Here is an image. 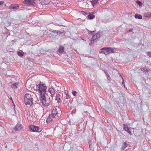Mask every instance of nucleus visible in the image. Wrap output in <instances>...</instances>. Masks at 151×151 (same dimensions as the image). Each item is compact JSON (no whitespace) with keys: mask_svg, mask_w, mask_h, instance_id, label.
<instances>
[{"mask_svg":"<svg viewBox=\"0 0 151 151\" xmlns=\"http://www.w3.org/2000/svg\"><path fill=\"white\" fill-rule=\"evenodd\" d=\"M106 48V47H103L101 48L99 52L100 53H103L105 55H107V54H106V49H105Z\"/></svg>","mask_w":151,"mask_h":151,"instance_id":"4468645a","label":"nucleus"},{"mask_svg":"<svg viewBox=\"0 0 151 151\" xmlns=\"http://www.w3.org/2000/svg\"><path fill=\"white\" fill-rule=\"evenodd\" d=\"M4 1H0V5H2L4 4Z\"/></svg>","mask_w":151,"mask_h":151,"instance_id":"4c0bfd02","label":"nucleus"},{"mask_svg":"<svg viewBox=\"0 0 151 151\" xmlns=\"http://www.w3.org/2000/svg\"><path fill=\"white\" fill-rule=\"evenodd\" d=\"M147 55L151 58V52H147Z\"/></svg>","mask_w":151,"mask_h":151,"instance_id":"c756f323","label":"nucleus"},{"mask_svg":"<svg viewBox=\"0 0 151 151\" xmlns=\"http://www.w3.org/2000/svg\"><path fill=\"white\" fill-rule=\"evenodd\" d=\"M47 91L48 92V93H47V95H48V94L49 93H50V96L52 98L55 93V89L52 88H50L48 89V91Z\"/></svg>","mask_w":151,"mask_h":151,"instance_id":"0eeeda50","label":"nucleus"},{"mask_svg":"<svg viewBox=\"0 0 151 151\" xmlns=\"http://www.w3.org/2000/svg\"><path fill=\"white\" fill-rule=\"evenodd\" d=\"M17 54H18V55L22 57L23 56V54L22 53V52H17Z\"/></svg>","mask_w":151,"mask_h":151,"instance_id":"b1692460","label":"nucleus"},{"mask_svg":"<svg viewBox=\"0 0 151 151\" xmlns=\"http://www.w3.org/2000/svg\"><path fill=\"white\" fill-rule=\"evenodd\" d=\"M62 98V96L60 94H56L55 100L57 101V102L58 103H60L61 101V99Z\"/></svg>","mask_w":151,"mask_h":151,"instance_id":"9b49d317","label":"nucleus"},{"mask_svg":"<svg viewBox=\"0 0 151 151\" xmlns=\"http://www.w3.org/2000/svg\"><path fill=\"white\" fill-rule=\"evenodd\" d=\"M34 0H25L24 1V3L27 4L34 5L35 4V3L34 2Z\"/></svg>","mask_w":151,"mask_h":151,"instance_id":"1a4fd4ad","label":"nucleus"},{"mask_svg":"<svg viewBox=\"0 0 151 151\" xmlns=\"http://www.w3.org/2000/svg\"><path fill=\"white\" fill-rule=\"evenodd\" d=\"M43 4H47L50 2V0H41Z\"/></svg>","mask_w":151,"mask_h":151,"instance_id":"dca6fc26","label":"nucleus"},{"mask_svg":"<svg viewBox=\"0 0 151 151\" xmlns=\"http://www.w3.org/2000/svg\"><path fill=\"white\" fill-rule=\"evenodd\" d=\"M29 128L31 131L37 132H40L42 130L39 128V127L34 125H31L29 127Z\"/></svg>","mask_w":151,"mask_h":151,"instance_id":"39448f33","label":"nucleus"},{"mask_svg":"<svg viewBox=\"0 0 151 151\" xmlns=\"http://www.w3.org/2000/svg\"><path fill=\"white\" fill-rule=\"evenodd\" d=\"M18 84V83H14L12 86V87L14 88H17V86Z\"/></svg>","mask_w":151,"mask_h":151,"instance_id":"412c9836","label":"nucleus"},{"mask_svg":"<svg viewBox=\"0 0 151 151\" xmlns=\"http://www.w3.org/2000/svg\"><path fill=\"white\" fill-rule=\"evenodd\" d=\"M122 80L123 81L122 82V85L124 86L125 87V83H124V80L123 79V78H122Z\"/></svg>","mask_w":151,"mask_h":151,"instance_id":"f704fd0d","label":"nucleus"},{"mask_svg":"<svg viewBox=\"0 0 151 151\" xmlns=\"http://www.w3.org/2000/svg\"><path fill=\"white\" fill-rule=\"evenodd\" d=\"M97 33H99L98 35L99 36V38L101 36L103 35V32L102 31H99V32Z\"/></svg>","mask_w":151,"mask_h":151,"instance_id":"393cba45","label":"nucleus"},{"mask_svg":"<svg viewBox=\"0 0 151 151\" xmlns=\"http://www.w3.org/2000/svg\"><path fill=\"white\" fill-rule=\"evenodd\" d=\"M96 32V30L93 31H88V33L89 34L91 35H92L95 32Z\"/></svg>","mask_w":151,"mask_h":151,"instance_id":"a878e982","label":"nucleus"},{"mask_svg":"<svg viewBox=\"0 0 151 151\" xmlns=\"http://www.w3.org/2000/svg\"><path fill=\"white\" fill-rule=\"evenodd\" d=\"M13 105H14V107H15V104H14V103H13Z\"/></svg>","mask_w":151,"mask_h":151,"instance_id":"37998d69","label":"nucleus"},{"mask_svg":"<svg viewBox=\"0 0 151 151\" xmlns=\"http://www.w3.org/2000/svg\"><path fill=\"white\" fill-rule=\"evenodd\" d=\"M106 54H108L111 53H114V50L111 47H106Z\"/></svg>","mask_w":151,"mask_h":151,"instance_id":"9d476101","label":"nucleus"},{"mask_svg":"<svg viewBox=\"0 0 151 151\" xmlns=\"http://www.w3.org/2000/svg\"><path fill=\"white\" fill-rule=\"evenodd\" d=\"M95 17V16L92 14H90L88 16V19H91Z\"/></svg>","mask_w":151,"mask_h":151,"instance_id":"f3484780","label":"nucleus"},{"mask_svg":"<svg viewBox=\"0 0 151 151\" xmlns=\"http://www.w3.org/2000/svg\"><path fill=\"white\" fill-rule=\"evenodd\" d=\"M10 99L11 100V101L13 103H14V102L12 100V98L11 97Z\"/></svg>","mask_w":151,"mask_h":151,"instance_id":"a19ab883","label":"nucleus"},{"mask_svg":"<svg viewBox=\"0 0 151 151\" xmlns=\"http://www.w3.org/2000/svg\"><path fill=\"white\" fill-rule=\"evenodd\" d=\"M123 129L125 131L127 132L128 133L130 134V135L132 134V133L129 130V129L128 128V127L127 126V127L126 126V125L125 124H123Z\"/></svg>","mask_w":151,"mask_h":151,"instance_id":"f8f14e48","label":"nucleus"},{"mask_svg":"<svg viewBox=\"0 0 151 151\" xmlns=\"http://www.w3.org/2000/svg\"><path fill=\"white\" fill-rule=\"evenodd\" d=\"M72 93L74 96H76L77 92L76 91H72Z\"/></svg>","mask_w":151,"mask_h":151,"instance_id":"c85d7f7f","label":"nucleus"},{"mask_svg":"<svg viewBox=\"0 0 151 151\" xmlns=\"http://www.w3.org/2000/svg\"><path fill=\"white\" fill-rule=\"evenodd\" d=\"M125 148H124V147H123L122 146V150H124V149Z\"/></svg>","mask_w":151,"mask_h":151,"instance_id":"79ce46f5","label":"nucleus"},{"mask_svg":"<svg viewBox=\"0 0 151 151\" xmlns=\"http://www.w3.org/2000/svg\"><path fill=\"white\" fill-rule=\"evenodd\" d=\"M7 146H5V147H6V148H7Z\"/></svg>","mask_w":151,"mask_h":151,"instance_id":"c03bdc74","label":"nucleus"},{"mask_svg":"<svg viewBox=\"0 0 151 151\" xmlns=\"http://www.w3.org/2000/svg\"><path fill=\"white\" fill-rule=\"evenodd\" d=\"M134 17L136 19H141L142 18V16L141 15L139 14H135Z\"/></svg>","mask_w":151,"mask_h":151,"instance_id":"a211bd4d","label":"nucleus"},{"mask_svg":"<svg viewBox=\"0 0 151 151\" xmlns=\"http://www.w3.org/2000/svg\"><path fill=\"white\" fill-rule=\"evenodd\" d=\"M49 96L46 94L41 95L40 96V102L42 104L43 106H48L50 102Z\"/></svg>","mask_w":151,"mask_h":151,"instance_id":"f257e3e1","label":"nucleus"},{"mask_svg":"<svg viewBox=\"0 0 151 151\" xmlns=\"http://www.w3.org/2000/svg\"><path fill=\"white\" fill-rule=\"evenodd\" d=\"M69 98V96L68 95V94H66V98L67 99H68Z\"/></svg>","mask_w":151,"mask_h":151,"instance_id":"c9c22d12","label":"nucleus"},{"mask_svg":"<svg viewBox=\"0 0 151 151\" xmlns=\"http://www.w3.org/2000/svg\"><path fill=\"white\" fill-rule=\"evenodd\" d=\"M133 30V29L132 28H131L129 30V32H132V31Z\"/></svg>","mask_w":151,"mask_h":151,"instance_id":"ea45409f","label":"nucleus"},{"mask_svg":"<svg viewBox=\"0 0 151 151\" xmlns=\"http://www.w3.org/2000/svg\"><path fill=\"white\" fill-rule=\"evenodd\" d=\"M63 32H61L60 31H58L57 32H56V33H58L60 34H61L62 33H63Z\"/></svg>","mask_w":151,"mask_h":151,"instance_id":"2f4dec72","label":"nucleus"},{"mask_svg":"<svg viewBox=\"0 0 151 151\" xmlns=\"http://www.w3.org/2000/svg\"><path fill=\"white\" fill-rule=\"evenodd\" d=\"M107 80H109V81H110V77L109 76H107Z\"/></svg>","mask_w":151,"mask_h":151,"instance_id":"e433bc0d","label":"nucleus"},{"mask_svg":"<svg viewBox=\"0 0 151 151\" xmlns=\"http://www.w3.org/2000/svg\"><path fill=\"white\" fill-rule=\"evenodd\" d=\"M141 70H142L143 71H146L147 70V69L146 68H142L141 69Z\"/></svg>","mask_w":151,"mask_h":151,"instance_id":"473e14b6","label":"nucleus"},{"mask_svg":"<svg viewBox=\"0 0 151 151\" xmlns=\"http://www.w3.org/2000/svg\"><path fill=\"white\" fill-rule=\"evenodd\" d=\"M19 7V6L15 4H12L9 7V9H12L14 10L17 9Z\"/></svg>","mask_w":151,"mask_h":151,"instance_id":"ddd939ff","label":"nucleus"},{"mask_svg":"<svg viewBox=\"0 0 151 151\" xmlns=\"http://www.w3.org/2000/svg\"><path fill=\"white\" fill-rule=\"evenodd\" d=\"M104 73L107 76H109L108 73L106 71H104Z\"/></svg>","mask_w":151,"mask_h":151,"instance_id":"72a5a7b5","label":"nucleus"},{"mask_svg":"<svg viewBox=\"0 0 151 151\" xmlns=\"http://www.w3.org/2000/svg\"><path fill=\"white\" fill-rule=\"evenodd\" d=\"M99 33H96L95 35H93L91 38V42L92 43H94L97 41V40L99 38V36L98 35Z\"/></svg>","mask_w":151,"mask_h":151,"instance_id":"423d86ee","label":"nucleus"},{"mask_svg":"<svg viewBox=\"0 0 151 151\" xmlns=\"http://www.w3.org/2000/svg\"><path fill=\"white\" fill-rule=\"evenodd\" d=\"M61 112V111L59 108H55L52 110L51 114L53 116H55L56 115L58 116V115L60 114Z\"/></svg>","mask_w":151,"mask_h":151,"instance_id":"20e7f679","label":"nucleus"},{"mask_svg":"<svg viewBox=\"0 0 151 151\" xmlns=\"http://www.w3.org/2000/svg\"><path fill=\"white\" fill-rule=\"evenodd\" d=\"M81 12L82 13V14L84 15L85 16H86L88 15V13H86L84 11H81Z\"/></svg>","mask_w":151,"mask_h":151,"instance_id":"cd10ccee","label":"nucleus"},{"mask_svg":"<svg viewBox=\"0 0 151 151\" xmlns=\"http://www.w3.org/2000/svg\"><path fill=\"white\" fill-rule=\"evenodd\" d=\"M33 96L29 94H25L24 98V102L26 105L31 106L33 104Z\"/></svg>","mask_w":151,"mask_h":151,"instance_id":"f03ea898","label":"nucleus"},{"mask_svg":"<svg viewBox=\"0 0 151 151\" xmlns=\"http://www.w3.org/2000/svg\"><path fill=\"white\" fill-rule=\"evenodd\" d=\"M55 117V116H53L52 115V114L50 115L47 119V122L48 123V122H50V121H52V119L54 117Z\"/></svg>","mask_w":151,"mask_h":151,"instance_id":"2eb2a0df","label":"nucleus"},{"mask_svg":"<svg viewBox=\"0 0 151 151\" xmlns=\"http://www.w3.org/2000/svg\"><path fill=\"white\" fill-rule=\"evenodd\" d=\"M64 49V47L62 46H61L59 47V48L58 49V51L60 53H62L63 52V50Z\"/></svg>","mask_w":151,"mask_h":151,"instance_id":"aec40b11","label":"nucleus"},{"mask_svg":"<svg viewBox=\"0 0 151 151\" xmlns=\"http://www.w3.org/2000/svg\"><path fill=\"white\" fill-rule=\"evenodd\" d=\"M127 143L126 142H124L123 144V145L122 146L125 148L127 147Z\"/></svg>","mask_w":151,"mask_h":151,"instance_id":"bb28decb","label":"nucleus"},{"mask_svg":"<svg viewBox=\"0 0 151 151\" xmlns=\"http://www.w3.org/2000/svg\"><path fill=\"white\" fill-rule=\"evenodd\" d=\"M22 125L19 123H18L15 126L14 130L16 131L22 130Z\"/></svg>","mask_w":151,"mask_h":151,"instance_id":"6e6552de","label":"nucleus"},{"mask_svg":"<svg viewBox=\"0 0 151 151\" xmlns=\"http://www.w3.org/2000/svg\"><path fill=\"white\" fill-rule=\"evenodd\" d=\"M145 16L147 17H151V13L148 12L145 14Z\"/></svg>","mask_w":151,"mask_h":151,"instance_id":"4be33fe9","label":"nucleus"},{"mask_svg":"<svg viewBox=\"0 0 151 151\" xmlns=\"http://www.w3.org/2000/svg\"><path fill=\"white\" fill-rule=\"evenodd\" d=\"M88 143L89 146V147L90 148L91 147V143H92V141H90L88 142Z\"/></svg>","mask_w":151,"mask_h":151,"instance_id":"7c9ffc66","label":"nucleus"},{"mask_svg":"<svg viewBox=\"0 0 151 151\" xmlns=\"http://www.w3.org/2000/svg\"><path fill=\"white\" fill-rule=\"evenodd\" d=\"M37 86L39 92L40 94V96L41 95L46 94L47 96H48L47 93H48V92L46 91L47 87L46 86L45 84H40L37 85Z\"/></svg>","mask_w":151,"mask_h":151,"instance_id":"7ed1b4c3","label":"nucleus"},{"mask_svg":"<svg viewBox=\"0 0 151 151\" xmlns=\"http://www.w3.org/2000/svg\"><path fill=\"white\" fill-rule=\"evenodd\" d=\"M90 2H91L93 6H94L98 4V1L95 0L90 1Z\"/></svg>","mask_w":151,"mask_h":151,"instance_id":"6ab92c4d","label":"nucleus"},{"mask_svg":"<svg viewBox=\"0 0 151 151\" xmlns=\"http://www.w3.org/2000/svg\"><path fill=\"white\" fill-rule=\"evenodd\" d=\"M136 3L139 5V6H141L142 5V3L140 1L137 0Z\"/></svg>","mask_w":151,"mask_h":151,"instance_id":"5701e85b","label":"nucleus"},{"mask_svg":"<svg viewBox=\"0 0 151 151\" xmlns=\"http://www.w3.org/2000/svg\"><path fill=\"white\" fill-rule=\"evenodd\" d=\"M57 32V31L56 30H53V31H51V32H53V33H56V32Z\"/></svg>","mask_w":151,"mask_h":151,"instance_id":"58836bf2","label":"nucleus"}]
</instances>
